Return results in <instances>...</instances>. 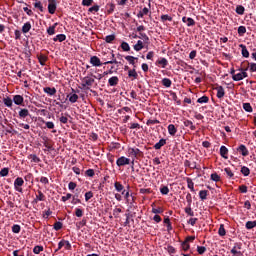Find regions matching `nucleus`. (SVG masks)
Instances as JSON below:
<instances>
[{"label":"nucleus","instance_id":"obj_1","mask_svg":"<svg viewBox=\"0 0 256 256\" xmlns=\"http://www.w3.org/2000/svg\"><path fill=\"white\" fill-rule=\"evenodd\" d=\"M93 83H95V78L91 76H85L81 79L82 89H91V87H93Z\"/></svg>","mask_w":256,"mask_h":256},{"label":"nucleus","instance_id":"obj_2","mask_svg":"<svg viewBox=\"0 0 256 256\" xmlns=\"http://www.w3.org/2000/svg\"><path fill=\"white\" fill-rule=\"evenodd\" d=\"M241 72L236 73L232 76L233 81H243L249 75L247 74V69H240Z\"/></svg>","mask_w":256,"mask_h":256},{"label":"nucleus","instance_id":"obj_3","mask_svg":"<svg viewBox=\"0 0 256 256\" xmlns=\"http://www.w3.org/2000/svg\"><path fill=\"white\" fill-rule=\"evenodd\" d=\"M25 184V181L21 177H17L14 181V189L15 191H18V193H23V185Z\"/></svg>","mask_w":256,"mask_h":256},{"label":"nucleus","instance_id":"obj_4","mask_svg":"<svg viewBox=\"0 0 256 256\" xmlns=\"http://www.w3.org/2000/svg\"><path fill=\"white\" fill-rule=\"evenodd\" d=\"M55 11H57V0H48V13L55 15Z\"/></svg>","mask_w":256,"mask_h":256},{"label":"nucleus","instance_id":"obj_5","mask_svg":"<svg viewBox=\"0 0 256 256\" xmlns=\"http://www.w3.org/2000/svg\"><path fill=\"white\" fill-rule=\"evenodd\" d=\"M131 163V159L125 157V156H121L120 158H118L116 160V165L118 167H124V165H129Z\"/></svg>","mask_w":256,"mask_h":256},{"label":"nucleus","instance_id":"obj_6","mask_svg":"<svg viewBox=\"0 0 256 256\" xmlns=\"http://www.w3.org/2000/svg\"><path fill=\"white\" fill-rule=\"evenodd\" d=\"M145 48H149V44H145V41L138 40L137 43L134 45V51H141Z\"/></svg>","mask_w":256,"mask_h":256},{"label":"nucleus","instance_id":"obj_7","mask_svg":"<svg viewBox=\"0 0 256 256\" xmlns=\"http://www.w3.org/2000/svg\"><path fill=\"white\" fill-rule=\"evenodd\" d=\"M230 253H232L233 256L243 255V253H241V244H235Z\"/></svg>","mask_w":256,"mask_h":256},{"label":"nucleus","instance_id":"obj_8","mask_svg":"<svg viewBox=\"0 0 256 256\" xmlns=\"http://www.w3.org/2000/svg\"><path fill=\"white\" fill-rule=\"evenodd\" d=\"M90 63H91V65H93V67H101V65H102L101 59H99V57H97V56H92L90 58Z\"/></svg>","mask_w":256,"mask_h":256},{"label":"nucleus","instance_id":"obj_9","mask_svg":"<svg viewBox=\"0 0 256 256\" xmlns=\"http://www.w3.org/2000/svg\"><path fill=\"white\" fill-rule=\"evenodd\" d=\"M215 90L217 91L216 97L218 99H223L225 97V88H223V86H218Z\"/></svg>","mask_w":256,"mask_h":256},{"label":"nucleus","instance_id":"obj_10","mask_svg":"<svg viewBox=\"0 0 256 256\" xmlns=\"http://www.w3.org/2000/svg\"><path fill=\"white\" fill-rule=\"evenodd\" d=\"M141 153V150L139 148H129L128 154L130 157H137Z\"/></svg>","mask_w":256,"mask_h":256},{"label":"nucleus","instance_id":"obj_11","mask_svg":"<svg viewBox=\"0 0 256 256\" xmlns=\"http://www.w3.org/2000/svg\"><path fill=\"white\" fill-rule=\"evenodd\" d=\"M44 93H47V95H50V97H53L57 93V89L55 87H45L43 88Z\"/></svg>","mask_w":256,"mask_h":256},{"label":"nucleus","instance_id":"obj_12","mask_svg":"<svg viewBox=\"0 0 256 256\" xmlns=\"http://www.w3.org/2000/svg\"><path fill=\"white\" fill-rule=\"evenodd\" d=\"M220 155L221 157H223V159H229V149H227V147L225 146H221L220 147Z\"/></svg>","mask_w":256,"mask_h":256},{"label":"nucleus","instance_id":"obj_13","mask_svg":"<svg viewBox=\"0 0 256 256\" xmlns=\"http://www.w3.org/2000/svg\"><path fill=\"white\" fill-rule=\"evenodd\" d=\"M18 115L20 119H26L29 117V110L27 108L20 109Z\"/></svg>","mask_w":256,"mask_h":256},{"label":"nucleus","instance_id":"obj_14","mask_svg":"<svg viewBox=\"0 0 256 256\" xmlns=\"http://www.w3.org/2000/svg\"><path fill=\"white\" fill-rule=\"evenodd\" d=\"M240 49L241 50V54L243 57H245V59H248L249 57V50H247V46H245L244 44H240L239 45Z\"/></svg>","mask_w":256,"mask_h":256},{"label":"nucleus","instance_id":"obj_15","mask_svg":"<svg viewBox=\"0 0 256 256\" xmlns=\"http://www.w3.org/2000/svg\"><path fill=\"white\" fill-rule=\"evenodd\" d=\"M238 151L243 157H247V155H249V150H247V147L243 144L239 146Z\"/></svg>","mask_w":256,"mask_h":256},{"label":"nucleus","instance_id":"obj_16","mask_svg":"<svg viewBox=\"0 0 256 256\" xmlns=\"http://www.w3.org/2000/svg\"><path fill=\"white\" fill-rule=\"evenodd\" d=\"M108 83H109L110 87H115V85L119 84V77L113 76V77L109 78Z\"/></svg>","mask_w":256,"mask_h":256},{"label":"nucleus","instance_id":"obj_17","mask_svg":"<svg viewBox=\"0 0 256 256\" xmlns=\"http://www.w3.org/2000/svg\"><path fill=\"white\" fill-rule=\"evenodd\" d=\"M168 133L172 137H175V135L177 134V127H175V125H173V124H169L168 125Z\"/></svg>","mask_w":256,"mask_h":256},{"label":"nucleus","instance_id":"obj_18","mask_svg":"<svg viewBox=\"0 0 256 256\" xmlns=\"http://www.w3.org/2000/svg\"><path fill=\"white\" fill-rule=\"evenodd\" d=\"M23 101H24V98L21 95H15L13 97V102L15 103V105H23Z\"/></svg>","mask_w":256,"mask_h":256},{"label":"nucleus","instance_id":"obj_19","mask_svg":"<svg viewBox=\"0 0 256 256\" xmlns=\"http://www.w3.org/2000/svg\"><path fill=\"white\" fill-rule=\"evenodd\" d=\"M183 23L187 24V27H193V25H195V20H193V18H187V17H183L182 18Z\"/></svg>","mask_w":256,"mask_h":256},{"label":"nucleus","instance_id":"obj_20","mask_svg":"<svg viewBox=\"0 0 256 256\" xmlns=\"http://www.w3.org/2000/svg\"><path fill=\"white\" fill-rule=\"evenodd\" d=\"M164 145H167V140L162 138V139L159 140L158 143H156L154 145V149L159 150V149H161V147H164Z\"/></svg>","mask_w":256,"mask_h":256},{"label":"nucleus","instance_id":"obj_21","mask_svg":"<svg viewBox=\"0 0 256 256\" xmlns=\"http://www.w3.org/2000/svg\"><path fill=\"white\" fill-rule=\"evenodd\" d=\"M65 39H67V36L65 34H58L55 36V38H53V41L55 42L59 41V43H63Z\"/></svg>","mask_w":256,"mask_h":256},{"label":"nucleus","instance_id":"obj_22","mask_svg":"<svg viewBox=\"0 0 256 256\" xmlns=\"http://www.w3.org/2000/svg\"><path fill=\"white\" fill-rule=\"evenodd\" d=\"M157 64L162 67V69H165L167 65H169V61L166 60V58H161L157 61Z\"/></svg>","mask_w":256,"mask_h":256},{"label":"nucleus","instance_id":"obj_23","mask_svg":"<svg viewBox=\"0 0 256 256\" xmlns=\"http://www.w3.org/2000/svg\"><path fill=\"white\" fill-rule=\"evenodd\" d=\"M31 31V22H26L22 26V33H29Z\"/></svg>","mask_w":256,"mask_h":256},{"label":"nucleus","instance_id":"obj_24","mask_svg":"<svg viewBox=\"0 0 256 256\" xmlns=\"http://www.w3.org/2000/svg\"><path fill=\"white\" fill-rule=\"evenodd\" d=\"M67 97H68L70 103H77V101L79 99V95H77V94H69Z\"/></svg>","mask_w":256,"mask_h":256},{"label":"nucleus","instance_id":"obj_25","mask_svg":"<svg viewBox=\"0 0 256 256\" xmlns=\"http://www.w3.org/2000/svg\"><path fill=\"white\" fill-rule=\"evenodd\" d=\"M184 127H189V129H191V131H195V129H196V127L193 125V122L191 120H185Z\"/></svg>","mask_w":256,"mask_h":256},{"label":"nucleus","instance_id":"obj_26","mask_svg":"<svg viewBox=\"0 0 256 256\" xmlns=\"http://www.w3.org/2000/svg\"><path fill=\"white\" fill-rule=\"evenodd\" d=\"M114 187H115L117 193H121V191H123V189H125V187L123 186V184H121V182H115Z\"/></svg>","mask_w":256,"mask_h":256},{"label":"nucleus","instance_id":"obj_27","mask_svg":"<svg viewBox=\"0 0 256 256\" xmlns=\"http://www.w3.org/2000/svg\"><path fill=\"white\" fill-rule=\"evenodd\" d=\"M187 186L188 189H190L192 192H195V183H193V180L191 178L187 179Z\"/></svg>","mask_w":256,"mask_h":256},{"label":"nucleus","instance_id":"obj_28","mask_svg":"<svg viewBox=\"0 0 256 256\" xmlns=\"http://www.w3.org/2000/svg\"><path fill=\"white\" fill-rule=\"evenodd\" d=\"M236 13H237V15H244L245 7L243 5L236 6Z\"/></svg>","mask_w":256,"mask_h":256},{"label":"nucleus","instance_id":"obj_29","mask_svg":"<svg viewBox=\"0 0 256 256\" xmlns=\"http://www.w3.org/2000/svg\"><path fill=\"white\" fill-rule=\"evenodd\" d=\"M139 39H143L144 45H149V36L145 33H140Z\"/></svg>","mask_w":256,"mask_h":256},{"label":"nucleus","instance_id":"obj_30","mask_svg":"<svg viewBox=\"0 0 256 256\" xmlns=\"http://www.w3.org/2000/svg\"><path fill=\"white\" fill-rule=\"evenodd\" d=\"M241 173H242V175H244V177H249L251 170H249V168L247 166H243L241 168Z\"/></svg>","mask_w":256,"mask_h":256},{"label":"nucleus","instance_id":"obj_31","mask_svg":"<svg viewBox=\"0 0 256 256\" xmlns=\"http://www.w3.org/2000/svg\"><path fill=\"white\" fill-rule=\"evenodd\" d=\"M247 33V28L245 26L238 27V35L243 37Z\"/></svg>","mask_w":256,"mask_h":256},{"label":"nucleus","instance_id":"obj_32","mask_svg":"<svg viewBox=\"0 0 256 256\" xmlns=\"http://www.w3.org/2000/svg\"><path fill=\"white\" fill-rule=\"evenodd\" d=\"M243 109L244 111H246L247 113H253V107H251L250 103H244L243 104Z\"/></svg>","mask_w":256,"mask_h":256},{"label":"nucleus","instance_id":"obj_33","mask_svg":"<svg viewBox=\"0 0 256 256\" xmlns=\"http://www.w3.org/2000/svg\"><path fill=\"white\" fill-rule=\"evenodd\" d=\"M162 85H163L164 87H167V88L171 87V85H172L171 79H169V78H163V79H162Z\"/></svg>","mask_w":256,"mask_h":256},{"label":"nucleus","instance_id":"obj_34","mask_svg":"<svg viewBox=\"0 0 256 256\" xmlns=\"http://www.w3.org/2000/svg\"><path fill=\"white\" fill-rule=\"evenodd\" d=\"M57 28V23H55L54 25L50 26L47 29V33L48 35H55V29Z\"/></svg>","mask_w":256,"mask_h":256},{"label":"nucleus","instance_id":"obj_35","mask_svg":"<svg viewBox=\"0 0 256 256\" xmlns=\"http://www.w3.org/2000/svg\"><path fill=\"white\" fill-rule=\"evenodd\" d=\"M35 201H45V194H43L41 190H38V195H36Z\"/></svg>","mask_w":256,"mask_h":256},{"label":"nucleus","instance_id":"obj_36","mask_svg":"<svg viewBox=\"0 0 256 256\" xmlns=\"http://www.w3.org/2000/svg\"><path fill=\"white\" fill-rule=\"evenodd\" d=\"M226 233L227 232L225 231V226L221 224L218 230V234L220 235V237H225Z\"/></svg>","mask_w":256,"mask_h":256},{"label":"nucleus","instance_id":"obj_37","mask_svg":"<svg viewBox=\"0 0 256 256\" xmlns=\"http://www.w3.org/2000/svg\"><path fill=\"white\" fill-rule=\"evenodd\" d=\"M256 221H248L246 222V229H255Z\"/></svg>","mask_w":256,"mask_h":256},{"label":"nucleus","instance_id":"obj_38","mask_svg":"<svg viewBox=\"0 0 256 256\" xmlns=\"http://www.w3.org/2000/svg\"><path fill=\"white\" fill-rule=\"evenodd\" d=\"M197 103L203 104V103H209V97L207 96H202L197 99Z\"/></svg>","mask_w":256,"mask_h":256},{"label":"nucleus","instance_id":"obj_39","mask_svg":"<svg viewBox=\"0 0 256 256\" xmlns=\"http://www.w3.org/2000/svg\"><path fill=\"white\" fill-rule=\"evenodd\" d=\"M38 60H39V63H40V65H45V63L47 62V56H45V55H40V56H38Z\"/></svg>","mask_w":256,"mask_h":256},{"label":"nucleus","instance_id":"obj_40","mask_svg":"<svg viewBox=\"0 0 256 256\" xmlns=\"http://www.w3.org/2000/svg\"><path fill=\"white\" fill-rule=\"evenodd\" d=\"M121 49L124 51H131V47L129 46V43H127V42L121 43Z\"/></svg>","mask_w":256,"mask_h":256},{"label":"nucleus","instance_id":"obj_41","mask_svg":"<svg viewBox=\"0 0 256 256\" xmlns=\"http://www.w3.org/2000/svg\"><path fill=\"white\" fill-rule=\"evenodd\" d=\"M199 197L202 201H205V199H207V190H201L199 192Z\"/></svg>","mask_w":256,"mask_h":256},{"label":"nucleus","instance_id":"obj_42","mask_svg":"<svg viewBox=\"0 0 256 256\" xmlns=\"http://www.w3.org/2000/svg\"><path fill=\"white\" fill-rule=\"evenodd\" d=\"M106 41V43H113V41H115V35L111 34L105 37L104 39Z\"/></svg>","mask_w":256,"mask_h":256},{"label":"nucleus","instance_id":"obj_43","mask_svg":"<svg viewBox=\"0 0 256 256\" xmlns=\"http://www.w3.org/2000/svg\"><path fill=\"white\" fill-rule=\"evenodd\" d=\"M185 213L189 215L190 217H194L195 212H193V209H191V206H188L185 208Z\"/></svg>","mask_w":256,"mask_h":256},{"label":"nucleus","instance_id":"obj_44","mask_svg":"<svg viewBox=\"0 0 256 256\" xmlns=\"http://www.w3.org/2000/svg\"><path fill=\"white\" fill-rule=\"evenodd\" d=\"M128 76L133 77V79H137V77H138L137 71H135V69L129 70Z\"/></svg>","mask_w":256,"mask_h":256},{"label":"nucleus","instance_id":"obj_45","mask_svg":"<svg viewBox=\"0 0 256 256\" xmlns=\"http://www.w3.org/2000/svg\"><path fill=\"white\" fill-rule=\"evenodd\" d=\"M161 21L163 23H165V21H173V17H171V16H169L167 14H164V15L161 16Z\"/></svg>","mask_w":256,"mask_h":256},{"label":"nucleus","instance_id":"obj_46","mask_svg":"<svg viewBox=\"0 0 256 256\" xmlns=\"http://www.w3.org/2000/svg\"><path fill=\"white\" fill-rule=\"evenodd\" d=\"M212 181H215L216 183L221 181V176H219L217 173L211 174Z\"/></svg>","mask_w":256,"mask_h":256},{"label":"nucleus","instance_id":"obj_47","mask_svg":"<svg viewBox=\"0 0 256 256\" xmlns=\"http://www.w3.org/2000/svg\"><path fill=\"white\" fill-rule=\"evenodd\" d=\"M126 61H128V63H130V65H135V58L134 56H126L125 57Z\"/></svg>","mask_w":256,"mask_h":256},{"label":"nucleus","instance_id":"obj_48","mask_svg":"<svg viewBox=\"0 0 256 256\" xmlns=\"http://www.w3.org/2000/svg\"><path fill=\"white\" fill-rule=\"evenodd\" d=\"M7 175H9V168H3L0 171V177H7Z\"/></svg>","mask_w":256,"mask_h":256},{"label":"nucleus","instance_id":"obj_49","mask_svg":"<svg viewBox=\"0 0 256 256\" xmlns=\"http://www.w3.org/2000/svg\"><path fill=\"white\" fill-rule=\"evenodd\" d=\"M41 251H43V246H35L33 248V253H35V255H39V253H41Z\"/></svg>","mask_w":256,"mask_h":256},{"label":"nucleus","instance_id":"obj_50","mask_svg":"<svg viewBox=\"0 0 256 256\" xmlns=\"http://www.w3.org/2000/svg\"><path fill=\"white\" fill-rule=\"evenodd\" d=\"M35 9H39V11L43 12V4H41V1H36L34 3Z\"/></svg>","mask_w":256,"mask_h":256},{"label":"nucleus","instance_id":"obj_51","mask_svg":"<svg viewBox=\"0 0 256 256\" xmlns=\"http://www.w3.org/2000/svg\"><path fill=\"white\" fill-rule=\"evenodd\" d=\"M21 232V226L18 224H15L12 226V233H20Z\"/></svg>","mask_w":256,"mask_h":256},{"label":"nucleus","instance_id":"obj_52","mask_svg":"<svg viewBox=\"0 0 256 256\" xmlns=\"http://www.w3.org/2000/svg\"><path fill=\"white\" fill-rule=\"evenodd\" d=\"M73 197V195L71 193H67L65 196H62L61 201H63V203H66V201H69V199H71Z\"/></svg>","mask_w":256,"mask_h":256},{"label":"nucleus","instance_id":"obj_53","mask_svg":"<svg viewBox=\"0 0 256 256\" xmlns=\"http://www.w3.org/2000/svg\"><path fill=\"white\" fill-rule=\"evenodd\" d=\"M160 193L162 195H169V187L164 186V187L160 188Z\"/></svg>","mask_w":256,"mask_h":256},{"label":"nucleus","instance_id":"obj_54","mask_svg":"<svg viewBox=\"0 0 256 256\" xmlns=\"http://www.w3.org/2000/svg\"><path fill=\"white\" fill-rule=\"evenodd\" d=\"M54 229H55V231H61V229H63V223H61V222H56V223L54 224Z\"/></svg>","mask_w":256,"mask_h":256},{"label":"nucleus","instance_id":"obj_55","mask_svg":"<svg viewBox=\"0 0 256 256\" xmlns=\"http://www.w3.org/2000/svg\"><path fill=\"white\" fill-rule=\"evenodd\" d=\"M4 105L6 107H12L13 106V100H11L10 98L4 99Z\"/></svg>","mask_w":256,"mask_h":256},{"label":"nucleus","instance_id":"obj_56","mask_svg":"<svg viewBox=\"0 0 256 256\" xmlns=\"http://www.w3.org/2000/svg\"><path fill=\"white\" fill-rule=\"evenodd\" d=\"M82 5L84 7H91V5H93V0H82Z\"/></svg>","mask_w":256,"mask_h":256},{"label":"nucleus","instance_id":"obj_57","mask_svg":"<svg viewBox=\"0 0 256 256\" xmlns=\"http://www.w3.org/2000/svg\"><path fill=\"white\" fill-rule=\"evenodd\" d=\"M205 251H207V248H205V246L197 247V252L199 253V255H203V253H205Z\"/></svg>","mask_w":256,"mask_h":256},{"label":"nucleus","instance_id":"obj_58","mask_svg":"<svg viewBox=\"0 0 256 256\" xmlns=\"http://www.w3.org/2000/svg\"><path fill=\"white\" fill-rule=\"evenodd\" d=\"M140 193L142 195H149V193H151V189H149V188H141L140 189Z\"/></svg>","mask_w":256,"mask_h":256},{"label":"nucleus","instance_id":"obj_59","mask_svg":"<svg viewBox=\"0 0 256 256\" xmlns=\"http://www.w3.org/2000/svg\"><path fill=\"white\" fill-rule=\"evenodd\" d=\"M89 199H93V192L91 191L85 193V201H89Z\"/></svg>","mask_w":256,"mask_h":256},{"label":"nucleus","instance_id":"obj_60","mask_svg":"<svg viewBox=\"0 0 256 256\" xmlns=\"http://www.w3.org/2000/svg\"><path fill=\"white\" fill-rule=\"evenodd\" d=\"M75 215H76V217H83V210L80 208H76Z\"/></svg>","mask_w":256,"mask_h":256},{"label":"nucleus","instance_id":"obj_61","mask_svg":"<svg viewBox=\"0 0 256 256\" xmlns=\"http://www.w3.org/2000/svg\"><path fill=\"white\" fill-rule=\"evenodd\" d=\"M99 11V6L95 5L89 8L90 13H97Z\"/></svg>","mask_w":256,"mask_h":256},{"label":"nucleus","instance_id":"obj_62","mask_svg":"<svg viewBox=\"0 0 256 256\" xmlns=\"http://www.w3.org/2000/svg\"><path fill=\"white\" fill-rule=\"evenodd\" d=\"M249 71H251V73H255V71H256V63H250L249 64Z\"/></svg>","mask_w":256,"mask_h":256},{"label":"nucleus","instance_id":"obj_63","mask_svg":"<svg viewBox=\"0 0 256 256\" xmlns=\"http://www.w3.org/2000/svg\"><path fill=\"white\" fill-rule=\"evenodd\" d=\"M123 210H121V208H115L113 210V215L114 217H119V213H122Z\"/></svg>","mask_w":256,"mask_h":256},{"label":"nucleus","instance_id":"obj_64","mask_svg":"<svg viewBox=\"0 0 256 256\" xmlns=\"http://www.w3.org/2000/svg\"><path fill=\"white\" fill-rule=\"evenodd\" d=\"M224 171L228 177H233L234 174L233 171H231V168H225Z\"/></svg>","mask_w":256,"mask_h":256}]
</instances>
